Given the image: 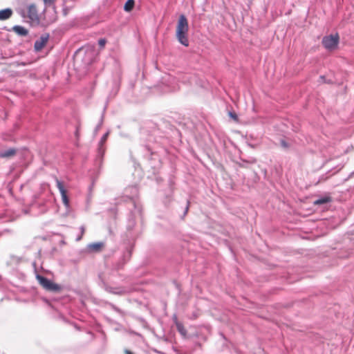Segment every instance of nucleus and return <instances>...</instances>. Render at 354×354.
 <instances>
[{
	"label": "nucleus",
	"mask_w": 354,
	"mask_h": 354,
	"mask_svg": "<svg viewBox=\"0 0 354 354\" xmlns=\"http://www.w3.org/2000/svg\"><path fill=\"white\" fill-rule=\"evenodd\" d=\"M189 30L188 21L184 15L179 17L176 27V37L178 41L185 46H188L189 41L187 32Z\"/></svg>",
	"instance_id": "f257e3e1"
},
{
	"label": "nucleus",
	"mask_w": 354,
	"mask_h": 354,
	"mask_svg": "<svg viewBox=\"0 0 354 354\" xmlns=\"http://www.w3.org/2000/svg\"><path fill=\"white\" fill-rule=\"evenodd\" d=\"M338 34L330 35L323 37L322 43L324 47L328 50H334L339 44Z\"/></svg>",
	"instance_id": "f03ea898"
},
{
	"label": "nucleus",
	"mask_w": 354,
	"mask_h": 354,
	"mask_svg": "<svg viewBox=\"0 0 354 354\" xmlns=\"http://www.w3.org/2000/svg\"><path fill=\"white\" fill-rule=\"evenodd\" d=\"M36 278L39 284L47 290L59 292L61 290V287L58 284L53 283L50 279L41 275L37 274Z\"/></svg>",
	"instance_id": "7ed1b4c3"
},
{
	"label": "nucleus",
	"mask_w": 354,
	"mask_h": 354,
	"mask_svg": "<svg viewBox=\"0 0 354 354\" xmlns=\"http://www.w3.org/2000/svg\"><path fill=\"white\" fill-rule=\"evenodd\" d=\"M55 182H56V186H57V189H59V193L61 194L62 203L64 205V206L66 207V208L68 209L70 207V201H69V198L67 196L66 189H65V187L63 185V183L61 180H59L58 178H55Z\"/></svg>",
	"instance_id": "20e7f679"
},
{
	"label": "nucleus",
	"mask_w": 354,
	"mask_h": 354,
	"mask_svg": "<svg viewBox=\"0 0 354 354\" xmlns=\"http://www.w3.org/2000/svg\"><path fill=\"white\" fill-rule=\"evenodd\" d=\"M49 38L48 34L42 35L38 39H37L34 44L35 51H40L46 44Z\"/></svg>",
	"instance_id": "39448f33"
},
{
	"label": "nucleus",
	"mask_w": 354,
	"mask_h": 354,
	"mask_svg": "<svg viewBox=\"0 0 354 354\" xmlns=\"http://www.w3.org/2000/svg\"><path fill=\"white\" fill-rule=\"evenodd\" d=\"M109 134V131H107L106 133H104L99 142L97 151H98V156L100 157H102L104 153L105 149L104 148V145L107 140Z\"/></svg>",
	"instance_id": "423d86ee"
},
{
	"label": "nucleus",
	"mask_w": 354,
	"mask_h": 354,
	"mask_svg": "<svg viewBox=\"0 0 354 354\" xmlns=\"http://www.w3.org/2000/svg\"><path fill=\"white\" fill-rule=\"evenodd\" d=\"M28 17L32 21L38 20L37 8L34 4H30L28 6Z\"/></svg>",
	"instance_id": "0eeeda50"
},
{
	"label": "nucleus",
	"mask_w": 354,
	"mask_h": 354,
	"mask_svg": "<svg viewBox=\"0 0 354 354\" xmlns=\"http://www.w3.org/2000/svg\"><path fill=\"white\" fill-rule=\"evenodd\" d=\"M12 10L11 8H6L0 10V20L3 21L8 19L12 15Z\"/></svg>",
	"instance_id": "6e6552de"
},
{
	"label": "nucleus",
	"mask_w": 354,
	"mask_h": 354,
	"mask_svg": "<svg viewBox=\"0 0 354 354\" xmlns=\"http://www.w3.org/2000/svg\"><path fill=\"white\" fill-rule=\"evenodd\" d=\"M12 30L15 32L20 36H26L28 34V30L21 26H13Z\"/></svg>",
	"instance_id": "1a4fd4ad"
},
{
	"label": "nucleus",
	"mask_w": 354,
	"mask_h": 354,
	"mask_svg": "<svg viewBox=\"0 0 354 354\" xmlns=\"http://www.w3.org/2000/svg\"><path fill=\"white\" fill-rule=\"evenodd\" d=\"M106 290L109 292L118 295H122L126 292L125 290L122 288H113L111 286H107L106 288Z\"/></svg>",
	"instance_id": "9d476101"
},
{
	"label": "nucleus",
	"mask_w": 354,
	"mask_h": 354,
	"mask_svg": "<svg viewBox=\"0 0 354 354\" xmlns=\"http://www.w3.org/2000/svg\"><path fill=\"white\" fill-rule=\"evenodd\" d=\"M16 153L15 149H8L6 150H3L0 151V157L1 158H8L12 156Z\"/></svg>",
	"instance_id": "9b49d317"
},
{
	"label": "nucleus",
	"mask_w": 354,
	"mask_h": 354,
	"mask_svg": "<svg viewBox=\"0 0 354 354\" xmlns=\"http://www.w3.org/2000/svg\"><path fill=\"white\" fill-rule=\"evenodd\" d=\"M331 201V198L329 196H323L314 201L315 205H323L328 203Z\"/></svg>",
	"instance_id": "f8f14e48"
},
{
	"label": "nucleus",
	"mask_w": 354,
	"mask_h": 354,
	"mask_svg": "<svg viewBox=\"0 0 354 354\" xmlns=\"http://www.w3.org/2000/svg\"><path fill=\"white\" fill-rule=\"evenodd\" d=\"M103 243L100 242L91 243L88 245V248L91 251H99L102 247Z\"/></svg>",
	"instance_id": "ddd939ff"
},
{
	"label": "nucleus",
	"mask_w": 354,
	"mask_h": 354,
	"mask_svg": "<svg viewBox=\"0 0 354 354\" xmlns=\"http://www.w3.org/2000/svg\"><path fill=\"white\" fill-rule=\"evenodd\" d=\"M176 326L180 334L183 337H185L187 335V330L183 326V324L179 322L178 321H176Z\"/></svg>",
	"instance_id": "4468645a"
},
{
	"label": "nucleus",
	"mask_w": 354,
	"mask_h": 354,
	"mask_svg": "<svg viewBox=\"0 0 354 354\" xmlns=\"http://www.w3.org/2000/svg\"><path fill=\"white\" fill-rule=\"evenodd\" d=\"M134 6V0H127L124 4V9L125 11L130 12Z\"/></svg>",
	"instance_id": "2eb2a0df"
},
{
	"label": "nucleus",
	"mask_w": 354,
	"mask_h": 354,
	"mask_svg": "<svg viewBox=\"0 0 354 354\" xmlns=\"http://www.w3.org/2000/svg\"><path fill=\"white\" fill-rule=\"evenodd\" d=\"M106 42V39H100L98 41V44H99V45H100V46L101 48H103V47L105 46Z\"/></svg>",
	"instance_id": "dca6fc26"
},
{
	"label": "nucleus",
	"mask_w": 354,
	"mask_h": 354,
	"mask_svg": "<svg viewBox=\"0 0 354 354\" xmlns=\"http://www.w3.org/2000/svg\"><path fill=\"white\" fill-rule=\"evenodd\" d=\"M229 116L232 118L234 120H237L238 117L237 115L234 112H229Z\"/></svg>",
	"instance_id": "f3484780"
},
{
	"label": "nucleus",
	"mask_w": 354,
	"mask_h": 354,
	"mask_svg": "<svg viewBox=\"0 0 354 354\" xmlns=\"http://www.w3.org/2000/svg\"><path fill=\"white\" fill-rule=\"evenodd\" d=\"M131 189L133 191V195L132 196H131V198H132L133 196H136L138 191H137L136 187H131Z\"/></svg>",
	"instance_id": "a211bd4d"
},
{
	"label": "nucleus",
	"mask_w": 354,
	"mask_h": 354,
	"mask_svg": "<svg viewBox=\"0 0 354 354\" xmlns=\"http://www.w3.org/2000/svg\"><path fill=\"white\" fill-rule=\"evenodd\" d=\"M281 146H282L283 147H284V148L288 147V144H287V143H286V141H284V140H281Z\"/></svg>",
	"instance_id": "6ab92c4d"
},
{
	"label": "nucleus",
	"mask_w": 354,
	"mask_h": 354,
	"mask_svg": "<svg viewBox=\"0 0 354 354\" xmlns=\"http://www.w3.org/2000/svg\"><path fill=\"white\" fill-rule=\"evenodd\" d=\"M44 1L46 4L50 5L53 3V0H44Z\"/></svg>",
	"instance_id": "aec40b11"
},
{
	"label": "nucleus",
	"mask_w": 354,
	"mask_h": 354,
	"mask_svg": "<svg viewBox=\"0 0 354 354\" xmlns=\"http://www.w3.org/2000/svg\"><path fill=\"white\" fill-rule=\"evenodd\" d=\"M173 320H174L175 324H176V321H178V318L176 315H174Z\"/></svg>",
	"instance_id": "412c9836"
},
{
	"label": "nucleus",
	"mask_w": 354,
	"mask_h": 354,
	"mask_svg": "<svg viewBox=\"0 0 354 354\" xmlns=\"http://www.w3.org/2000/svg\"><path fill=\"white\" fill-rule=\"evenodd\" d=\"M80 230H81V233L83 234L84 232V226H81L80 227Z\"/></svg>",
	"instance_id": "4be33fe9"
},
{
	"label": "nucleus",
	"mask_w": 354,
	"mask_h": 354,
	"mask_svg": "<svg viewBox=\"0 0 354 354\" xmlns=\"http://www.w3.org/2000/svg\"><path fill=\"white\" fill-rule=\"evenodd\" d=\"M125 354H133L129 350H125Z\"/></svg>",
	"instance_id": "5701e85b"
},
{
	"label": "nucleus",
	"mask_w": 354,
	"mask_h": 354,
	"mask_svg": "<svg viewBox=\"0 0 354 354\" xmlns=\"http://www.w3.org/2000/svg\"><path fill=\"white\" fill-rule=\"evenodd\" d=\"M113 308H114L116 311L120 312V310H119V309H118L116 307H113Z\"/></svg>",
	"instance_id": "b1692460"
},
{
	"label": "nucleus",
	"mask_w": 354,
	"mask_h": 354,
	"mask_svg": "<svg viewBox=\"0 0 354 354\" xmlns=\"http://www.w3.org/2000/svg\"><path fill=\"white\" fill-rule=\"evenodd\" d=\"M81 239V236L77 238V241H80Z\"/></svg>",
	"instance_id": "393cba45"
},
{
	"label": "nucleus",
	"mask_w": 354,
	"mask_h": 354,
	"mask_svg": "<svg viewBox=\"0 0 354 354\" xmlns=\"http://www.w3.org/2000/svg\"><path fill=\"white\" fill-rule=\"evenodd\" d=\"M187 209H188V205L186 207L185 213L187 212Z\"/></svg>",
	"instance_id": "a878e982"
},
{
	"label": "nucleus",
	"mask_w": 354,
	"mask_h": 354,
	"mask_svg": "<svg viewBox=\"0 0 354 354\" xmlns=\"http://www.w3.org/2000/svg\"><path fill=\"white\" fill-rule=\"evenodd\" d=\"M320 78H321L322 80H324V76H321V77H320Z\"/></svg>",
	"instance_id": "bb28decb"
},
{
	"label": "nucleus",
	"mask_w": 354,
	"mask_h": 354,
	"mask_svg": "<svg viewBox=\"0 0 354 354\" xmlns=\"http://www.w3.org/2000/svg\"><path fill=\"white\" fill-rule=\"evenodd\" d=\"M100 125H101V124H100L99 126H97V129H98L100 128Z\"/></svg>",
	"instance_id": "cd10ccee"
}]
</instances>
